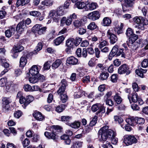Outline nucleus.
<instances>
[{"label":"nucleus","instance_id":"nucleus-1","mask_svg":"<svg viewBox=\"0 0 148 148\" xmlns=\"http://www.w3.org/2000/svg\"><path fill=\"white\" fill-rule=\"evenodd\" d=\"M98 133L99 141L105 142L110 140V136H113L114 135V131L108 129V126H105L99 131Z\"/></svg>","mask_w":148,"mask_h":148},{"label":"nucleus","instance_id":"nucleus-2","mask_svg":"<svg viewBox=\"0 0 148 148\" xmlns=\"http://www.w3.org/2000/svg\"><path fill=\"white\" fill-rule=\"evenodd\" d=\"M133 20L136 23V25H135V27L139 30H144L145 28L144 25L148 24L147 19L141 17H135L134 18Z\"/></svg>","mask_w":148,"mask_h":148},{"label":"nucleus","instance_id":"nucleus-3","mask_svg":"<svg viewBox=\"0 0 148 148\" xmlns=\"http://www.w3.org/2000/svg\"><path fill=\"white\" fill-rule=\"evenodd\" d=\"M123 142L127 146L138 142V140L133 135H125L123 137Z\"/></svg>","mask_w":148,"mask_h":148},{"label":"nucleus","instance_id":"nucleus-4","mask_svg":"<svg viewBox=\"0 0 148 148\" xmlns=\"http://www.w3.org/2000/svg\"><path fill=\"white\" fill-rule=\"evenodd\" d=\"M119 47L117 45L114 46L112 48L110 52V55L112 56H118L121 54L122 57H124L125 54V52L124 51V49H121L119 51Z\"/></svg>","mask_w":148,"mask_h":148},{"label":"nucleus","instance_id":"nucleus-5","mask_svg":"<svg viewBox=\"0 0 148 148\" xmlns=\"http://www.w3.org/2000/svg\"><path fill=\"white\" fill-rule=\"evenodd\" d=\"M92 111L95 112L98 110L96 113V114L104 113L105 111V107L103 105L100 103H96L93 105L91 107Z\"/></svg>","mask_w":148,"mask_h":148},{"label":"nucleus","instance_id":"nucleus-6","mask_svg":"<svg viewBox=\"0 0 148 148\" xmlns=\"http://www.w3.org/2000/svg\"><path fill=\"white\" fill-rule=\"evenodd\" d=\"M61 127L59 126H54L53 127V130L52 132H46L44 133L45 136L49 139H51L53 140H55L56 138L55 133L56 131L57 130H60Z\"/></svg>","mask_w":148,"mask_h":148},{"label":"nucleus","instance_id":"nucleus-7","mask_svg":"<svg viewBox=\"0 0 148 148\" xmlns=\"http://www.w3.org/2000/svg\"><path fill=\"white\" fill-rule=\"evenodd\" d=\"M126 34L127 36L129 37V44H132L138 39V36L133 34L132 29L130 28L127 30Z\"/></svg>","mask_w":148,"mask_h":148},{"label":"nucleus","instance_id":"nucleus-8","mask_svg":"<svg viewBox=\"0 0 148 148\" xmlns=\"http://www.w3.org/2000/svg\"><path fill=\"white\" fill-rule=\"evenodd\" d=\"M67 81L65 79H63L62 80L60 84V86L57 91V93L59 95H61V94H64L66 87L67 85Z\"/></svg>","mask_w":148,"mask_h":148},{"label":"nucleus","instance_id":"nucleus-9","mask_svg":"<svg viewBox=\"0 0 148 148\" xmlns=\"http://www.w3.org/2000/svg\"><path fill=\"white\" fill-rule=\"evenodd\" d=\"M129 69V68L127 65L124 64L119 67L118 69V73L120 74L126 73V74L128 75L130 73Z\"/></svg>","mask_w":148,"mask_h":148},{"label":"nucleus","instance_id":"nucleus-10","mask_svg":"<svg viewBox=\"0 0 148 148\" xmlns=\"http://www.w3.org/2000/svg\"><path fill=\"white\" fill-rule=\"evenodd\" d=\"M107 36L110 39V42L111 44H114L118 40V38L116 36L113 34L112 30L109 29L107 32Z\"/></svg>","mask_w":148,"mask_h":148},{"label":"nucleus","instance_id":"nucleus-11","mask_svg":"<svg viewBox=\"0 0 148 148\" xmlns=\"http://www.w3.org/2000/svg\"><path fill=\"white\" fill-rule=\"evenodd\" d=\"M26 29V25L25 24L24 20L20 22L16 27V31L19 34L23 32Z\"/></svg>","mask_w":148,"mask_h":148},{"label":"nucleus","instance_id":"nucleus-12","mask_svg":"<svg viewBox=\"0 0 148 148\" xmlns=\"http://www.w3.org/2000/svg\"><path fill=\"white\" fill-rule=\"evenodd\" d=\"M49 16L54 22L57 23L58 22L60 19V16L55 10L50 11L49 13Z\"/></svg>","mask_w":148,"mask_h":148},{"label":"nucleus","instance_id":"nucleus-13","mask_svg":"<svg viewBox=\"0 0 148 148\" xmlns=\"http://www.w3.org/2000/svg\"><path fill=\"white\" fill-rule=\"evenodd\" d=\"M87 17L90 19L94 21L98 19L100 17L99 12L94 11L89 13L87 15Z\"/></svg>","mask_w":148,"mask_h":148},{"label":"nucleus","instance_id":"nucleus-14","mask_svg":"<svg viewBox=\"0 0 148 148\" xmlns=\"http://www.w3.org/2000/svg\"><path fill=\"white\" fill-rule=\"evenodd\" d=\"M3 101V108L5 111H8L10 108L9 103L11 102V101L9 98L3 97L2 99Z\"/></svg>","mask_w":148,"mask_h":148},{"label":"nucleus","instance_id":"nucleus-15","mask_svg":"<svg viewBox=\"0 0 148 148\" xmlns=\"http://www.w3.org/2000/svg\"><path fill=\"white\" fill-rule=\"evenodd\" d=\"M15 26H11L8 29L6 30L5 32L6 36L9 38L14 35L15 32Z\"/></svg>","mask_w":148,"mask_h":148},{"label":"nucleus","instance_id":"nucleus-16","mask_svg":"<svg viewBox=\"0 0 148 148\" xmlns=\"http://www.w3.org/2000/svg\"><path fill=\"white\" fill-rule=\"evenodd\" d=\"M40 68L39 66L34 65L29 70V72L32 75H35L38 74Z\"/></svg>","mask_w":148,"mask_h":148},{"label":"nucleus","instance_id":"nucleus-17","mask_svg":"<svg viewBox=\"0 0 148 148\" xmlns=\"http://www.w3.org/2000/svg\"><path fill=\"white\" fill-rule=\"evenodd\" d=\"M138 96L137 93L135 92L132 94L131 96H128V98L129 99L130 103L132 102L135 103L137 102Z\"/></svg>","mask_w":148,"mask_h":148},{"label":"nucleus","instance_id":"nucleus-18","mask_svg":"<svg viewBox=\"0 0 148 148\" xmlns=\"http://www.w3.org/2000/svg\"><path fill=\"white\" fill-rule=\"evenodd\" d=\"M66 62L69 64L75 65L77 64L78 62V60L75 57L71 56L67 58Z\"/></svg>","mask_w":148,"mask_h":148},{"label":"nucleus","instance_id":"nucleus-19","mask_svg":"<svg viewBox=\"0 0 148 148\" xmlns=\"http://www.w3.org/2000/svg\"><path fill=\"white\" fill-rule=\"evenodd\" d=\"M33 115L36 119L38 121H42L44 119V116L40 112L37 111H35L33 113Z\"/></svg>","mask_w":148,"mask_h":148},{"label":"nucleus","instance_id":"nucleus-20","mask_svg":"<svg viewBox=\"0 0 148 148\" xmlns=\"http://www.w3.org/2000/svg\"><path fill=\"white\" fill-rule=\"evenodd\" d=\"M97 6V4L94 2H92L87 4L85 9L88 11L89 10H92L95 9Z\"/></svg>","mask_w":148,"mask_h":148},{"label":"nucleus","instance_id":"nucleus-21","mask_svg":"<svg viewBox=\"0 0 148 148\" xmlns=\"http://www.w3.org/2000/svg\"><path fill=\"white\" fill-rule=\"evenodd\" d=\"M97 117L95 116L93 118L92 120L90 122L89 125L90 127L89 128L88 126L86 127V129L87 130V131L89 132L91 129V127L95 125L97 123Z\"/></svg>","mask_w":148,"mask_h":148},{"label":"nucleus","instance_id":"nucleus-22","mask_svg":"<svg viewBox=\"0 0 148 148\" xmlns=\"http://www.w3.org/2000/svg\"><path fill=\"white\" fill-rule=\"evenodd\" d=\"M26 54L23 55V56H22L21 57L20 60V66L21 67H24L26 64L27 62V60L26 58L25 57L26 56L27 57V55L28 54L27 52H26Z\"/></svg>","mask_w":148,"mask_h":148},{"label":"nucleus","instance_id":"nucleus-23","mask_svg":"<svg viewBox=\"0 0 148 148\" xmlns=\"http://www.w3.org/2000/svg\"><path fill=\"white\" fill-rule=\"evenodd\" d=\"M65 36L63 35L60 36L53 41V42L56 45H60L64 39Z\"/></svg>","mask_w":148,"mask_h":148},{"label":"nucleus","instance_id":"nucleus-24","mask_svg":"<svg viewBox=\"0 0 148 148\" xmlns=\"http://www.w3.org/2000/svg\"><path fill=\"white\" fill-rule=\"evenodd\" d=\"M126 122L131 126L135 125L137 123V118L131 117L126 119Z\"/></svg>","mask_w":148,"mask_h":148},{"label":"nucleus","instance_id":"nucleus-25","mask_svg":"<svg viewBox=\"0 0 148 148\" xmlns=\"http://www.w3.org/2000/svg\"><path fill=\"white\" fill-rule=\"evenodd\" d=\"M58 15L60 16H61L64 14L66 13V11L64 10V8L62 6H60L57 8L56 10Z\"/></svg>","mask_w":148,"mask_h":148},{"label":"nucleus","instance_id":"nucleus-26","mask_svg":"<svg viewBox=\"0 0 148 148\" xmlns=\"http://www.w3.org/2000/svg\"><path fill=\"white\" fill-rule=\"evenodd\" d=\"M61 139L64 140L65 143L67 145H69L71 143V140L68 136L64 134L60 137Z\"/></svg>","mask_w":148,"mask_h":148},{"label":"nucleus","instance_id":"nucleus-27","mask_svg":"<svg viewBox=\"0 0 148 148\" xmlns=\"http://www.w3.org/2000/svg\"><path fill=\"white\" fill-rule=\"evenodd\" d=\"M111 20L108 17H106L103 20L102 25L104 26H108L111 24Z\"/></svg>","mask_w":148,"mask_h":148},{"label":"nucleus","instance_id":"nucleus-28","mask_svg":"<svg viewBox=\"0 0 148 148\" xmlns=\"http://www.w3.org/2000/svg\"><path fill=\"white\" fill-rule=\"evenodd\" d=\"M114 99L115 102L117 104H120L122 101L119 94L118 93H116L115 95L114 96Z\"/></svg>","mask_w":148,"mask_h":148},{"label":"nucleus","instance_id":"nucleus-29","mask_svg":"<svg viewBox=\"0 0 148 148\" xmlns=\"http://www.w3.org/2000/svg\"><path fill=\"white\" fill-rule=\"evenodd\" d=\"M74 39L71 38L68 39L66 41V46L67 47L73 48L74 45Z\"/></svg>","mask_w":148,"mask_h":148},{"label":"nucleus","instance_id":"nucleus-30","mask_svg":"<svg viewBox=\"0 0 148 148\" xmlns=\"http://www.w3.org/2000/svg\"><path fill=\"white\" fill-rule=\"evenodd\" d=\"M147 70L146 69H143L141 68L139 69H137L136 70V74L141 77H143L144 74L145 73L147 72Z\"/></svg>","mask_w":148,"mask_h":148},{"label":"nucleus","instance_id":"nucleus-31","mask_svg":"<svg viewBox=\"0 0 148 148\" xmlns=\"http://www.w3.org/2000/svg\"><path fill=\"white\" fill-rule=\"evenodd\" d=\"M24 47L21 45L18 44L13 48L14 52H19L21 51L24 49Z\"/></svg>","mask_w":148,"mask_h":148},{"label":"nucleus","instance_id":"nucleus-32","mask_svg":"<svg viewBox=\"0 0 148 148\" xmlns=\"http://www.w3.org/2000/svg\"><path fill=\"white\" fill-rule=\"evenodd\" d=\"M30 0H17L16 2V6L17 7L20 5L23 6L28 3Z\"/></svg>","mask_w":148,"mask_h":148},{"label":"nucleus","instance_id":"nucleus-33","mask_svg":"<svg viewBox=\"0 0 148 148\" xmlns=\"http://www.w3.org/2000/svg\"><path fill=\"white\" fill-rule=\"evenodd\" d=\"M68 125L72 128L76 129L78 128L80 126V123L78 121H75L73 123H68Z\"/></svg>","mask_w":148,"mask_h":148},{"label":"nucleus","instance_id":"nucleus-34","mask_svg":"<svg viewBox=\"0 0 148 148\" xmlns=\"http://www.w3.org/2000/svg\"><path fill=\"white\" fill-rule=\"evenodd\" d=\"M109 76V74L107 72L103 71L100 74L99 79L102 80L107 79Z\"/></svg>","mask_w":148,"mask_h":148},{"label":"nucleus","instance_id":"nucleus-35","mask_svg":"<svg viewBox=\"0 0 148 148\" xmlns=\"http://www.w3.org/2000/svg\"><path fill=\"white\" fill-rule=\"evenodd\" d=\"M62 61L60 60L57 59L52 64V67L53 69H55L58 68L62 63Z\"/></svg>","mask_w":148,"mask_h":148},{"label":"nucleus","instance_id":"nucleus-36","mask_svg":"<svg viewBox=\"0 0 148 148\" xmlns=\"http://www.w3.org/2000/svg\"><path fill=\"white\" fill-rule=\"evenodd\" d=\"M135 42L131 45L130 51L132 53H134L138 48V44Z\"/></svg>","mask_w":148,"mask_h":148},{"label":"nucleus","instance_id":"nucleus-37","mask_svg":"<svg viewBox=\"0 0 148 148\" xmlns=\"http://www.w3.org/2000/svg\"><path fill=\"white\" fill-rule=\"evenodd\" d=\"M75 5L76 7L79 9H82L85 7L86 8V5L84 3L82 2L79 1L75 3Z\"/></svg>","mask_w":148,"mask_h":148},{"label":"nucleus","instance_id":"nucleus-38","mask_svg":"<svg viewBox=\"0 0 148 148\" xmlns=\"http://www.w3.org/2000/svg\"><path fill=\"white\" fill-rule=\"evenodd\" d=\"M71 116H62L61 117V120L62 121L66 122V123L68 125V123L71 120Z\"/></svg>","mask_w":148,"mask_h":148},{"label":"nucleus","instance_id":"nucleus-39","mask_svg":"<svg viewBox=\"0 0 148 148\" xmlns=\"http://www.w3.org/2000/svg\"><path fill=\"white\" fill-rule=\"evenodd\" d=\"M43 45L41 42H39L36 47L34 51V53H36L37 52L40 50L42 47Z\"/></svg>","mask_w":148,"mask_h":148},{"label":"nucleus","instance_id":"nucleus-40","mask_svg":"<svg viewBox=\"0 0 148 148\" xmlns=\"http://www.w3.org/2000/svg\"><path fill=\"white\" fill-rule=\"evenodd\" d=\"M97 27H98L97 26L94 22L91 23L87 26V28L91 30H93Z\"/></svg>","mask_w":148,"mask_h":148},{"label":"nucleus","instance_id":"nucleus-41","mask_svg":"<svg viewBox=\"0 0 148 148\" xmlns=\"http://www.w3.org/2000/svg\"><path fill=\"white\" fill-rule=\"evenodd\" d=\"M42 25L40 24H36L33 27L32 29V31L34 33H38Z\"/></svg>","mask_w":148,"mask_h":148},{"label":"nucleus","instance_id":"nucleus-42","mask_svg":"<svg viewBox=\"0 0 148 148\" xmlns=\"http://www.w3.org/2000/svg\"><path fill=\"white\" fill-rule=\"evenodd\" d=\"M111 140L112 143L114 145L116 144L118 141V139L117 138L115 137V134L114 132V135L113 136H110V139Z\"/></svg>","mask_w":148,"mask_h":148},{"label":"nucleus","instance_id":"nucleus-43","mask_svg":"<svg viewBox=\"0 0 148 148\" xmlns=\"http://www.w3.org/2000/svg\"><path fill=\"white\" fill-rule=\"evenodd\" d=\"M82 142H76L75 143L71 148H80L82 146Z\"/></svg>","mask_w":148,"mask_h":148},{"label":"nucleus","instance_id":"nucleus-44","mask_svg":"<svg viewBox=\"0 0 148 148\" xmlns=\"http://www.w3.org/2000/svg\"><path fill=\"white\" fill-rule=\"evenodd\" d=\"M61 101L63 103H65L68 99V97L65 93L59 95Z\"/></svg>","mask_w":148,"mask_h":148},{"label":"nucleus","instance_id":"nucleus-45","mask_svg":"<svg viewBox=\"0 0 148 148\" xmlns=\"http://www.w3.org/2000/svg\"><path fill=\"white\" fill-rule=\"evenodd\" d=\"M66 106L64 104H62L60 106H58L56 108V111L59 112H62L65 109Z\"/></svg>","mask_w":148,"mask_h":148},{"label":"nucleus","instance_id":"nucleus-46","mask_svg":"<svg viewBox=\"0 0 148 148\" xmlns=\"http://www.w3.org/2000/svg\"><path fill=\"white\" fill-rule=\"evenodd\" d=\"M42 5L46 6H50L52 5L53 2L51 0H45L41 2Z\"/></svg>","mask_w":148,"mask_h":148},{"label":"nucleus","instance_id":"nucleus-47","mask_svg":"<svg viewBox=\"0 0 148 148\" xmlns=\"http://www.w3.org/2000/svg\"><path fill=\"white\" fill-rule=\"evenodd\" d=\"M29 14L30 15L38 17L41 16L40 13L37 11H33L29 12Z\"/></svg>","mask_w":148,"mask_h":148},{"label":"nucleus","instance_id":"nucleus-48","mask_svg":"<svg viewBox=\"0 0 148 148\" xmlns=\"http://www.w3.org/2000/svg\"><path fill=\"white\" fill-rule=\"evenodd\" d=\"M26 99V103H25V105H27V106L34 100L33 97L30 95L27 96Z\"/></svg>","mask_w":148,"mask_h":148},{"label":"nucleus","instance_id":"nucleus-49","mask_svg":"<svg viewBox=\"0 0 148 148\" xmlns=\"http://www.w3.org/2000/svg\"><path fill=\"white\" fill-rule=\"evenodd\" d=\"M26 99L23 96L21 97V98L19 99L20 103L21 104H23V106L24 108H25L27 106V105H25L26 101Z\"/></svg>","mask_w":148,"mask_h":148},{"label":"nucleus","instance_id":"nucleus-50","mask_svg":"<svg viewBox=\"0 0 148 148\" xmlns=\"http://www.w3.org/2000/svg\"><path fill=\"white\" fill-rule=\"evenodd\" d=\"M141 65L143 68H146L148 67V59H144L142 62Z\"/></svg>","mask_w":148,"mask_h":148},{"label":"nucleus","instance_id":"nucleus-51","mask_svg":"<svg viewBox=\"0 0 148 148\" xmlns=\"http://www.w3.org/2000/svg\"><path fill=\"white\" fill-rule=\"evenodd\" d=\"M29 80V82L32 84L36 83L38 81V78L34 76L30 77Z\"/></svg>","mask_w":148,"mask_h":148},{"label":"nucleus","instance_id":"nucleus-52","mask_svg":"<svg viewBox=\"0 0 148 148\" xmlns=\"http://www.w3.org/2000/svg\"><path fill=\"white\" fill-rule=\"evenodd\" d=\"M103 148H113L112 146L110 144L109 141L106 142L105 143H104L102 146Z\"/></svg>","mask_w":148,"mask_h":148},{"label":"nucleus","instance_id":"nucleus-53","mask_svg":"<svg viewBox=\"0 0 148 148\" xmlns=\"http://www.w3.org/2000/svg\"><path fill=\"white\" fill-rule=\"evenodd\" d=\"M24 89L26 91H32L33 90L32 86L28 84L25 85L24 87Z\"/></svg>","mask_w":148,"mask_h":148},{"label":"nucleus","instance_id":"nucleus-54","mask_svg":"<svg viewBox=\"0 0 148 148\" xmlns=\"http://www.w3.org/2000/svg\"><path fill=\"white\" fill-rule=\"evenodd\" d=\"M123 24L122 23H121L120 25V27L118 28L116 27L115 29V31L116 32L117 34H119L122 33V29L123 28Z\"/></svg>","mask_w":148,"mask_h":148},{"label":"nucleus","instance_id":"nucleus-55","mask_svg":"<svg viewBox=\"0 0 148 148\" xmlns=\"http://www.w3.org/2000/svg\"><path fill=\"white\" fill-rule=\"evenodd\" d=\"M51 62L50 61H47L45 62L43 68L45 70L49 69L51 66Z\"/></svg>","mask_w":148,"mask_h":148},{"label":"nucleus","instance_id":"nucleus-56","mask_svg":"<svg viewBox=\"0 0 148 148\" xmlns=\"http://www.w3.org/2000/svg\"><path fill=\"white\" fill-rule=\"evenodd\" d=\"M22 115V112L19 110L15 112L14 114V117L16 118H19Z\"/></svg>","mask_w":148,"mask_h":148},{"label":"nucleus","instance_id":"nucleus-57","mask_svg":"<svg viewBox=\"0 0 148 148\" xmlns=\"http://www.w3.org/2000/svg\"><path fill=\"white\" fill-rule=\"evenodd\" d=\"M108 45V42L106 40H103L102 41H101L99 45V47L100 49H101L104 46Z\"/></svg>","mask_w":148,"mask_h":148},{"label":"nucleus","instance_id":"nucleus-58","mask_svg":"<svg viewBox=\"0 0 148 148\" xmlns=\"http://www.w3.org/2000/svg\"><path fill=\"white\" fill-rule=\"evenodd\" d=\"M46 29V27H40V29L38 31V34L39 35H41L43 34L45 32Z\"/></svg>","mask_w":148,"mask_h":148},{"label":"nucleus","instance_id":"nucleus-59","mask_svg":"<svg viewBox=\"0 0 148 148\" xmlns=\"http://www.w3.org/2000/svg\"><path fill=\"white\" fill-rule=\"evenodd\" d=\"M7 82V79L5 78H2L0 79V86H4Z\"/></svg>","mask_w":148,"mask_h":148},{"label":"nucleus","instance_id":"nucleus-60","mask_svg":"<svg viewBox=\"0 0 148 148\" xmlns=\"http://www.w3.org/2000/svg\"><path fill=\"white\" fill-rule=\"evenodd\" d=\"M117 76L116 74H112L110 79V80L113 82H115L117 81Z\"/></svg>","mask_w":148,"mask_h":148},{"label":"nucleus","instance_id":"nucleus-61","mask_svg":"<svg viewBox=\"0 0 148 148\" xmlns=\"http://www.w3.org/2000/svg\"><path fill=\"white\" fill-rule=\"evenodd\" d=\"M82 23L81 21L77 20H75L73 22L74 26L76 27H80Z\"/></svg>","mask_w":148,"mask_h":148},{"label":"nucleus","instance_id":"nucleus-62","mask_svg":"<svg viewBox=\"0 0 148 148\" xmlns=\"http://www.w3.org/2000/svg\"><path fill=\"white\" fill-rule=\"evenodd\" d=\"M105 100H106V104L109 106H112L114 104V102L111 99H105Z\"/></svg>","mask_w":148,"mask_h":148},{"label":"nucleus","instance_id":"nucleus-63","mask_svg":"<svg viewBox=\"0 0 148 148\" xmlns=\"http://www.w3.org/2000/svg\"><path fill=\"white\" fill-rule=\"evenodd\" d=\"M134 0H125L127 6L131 7L132 6Z\"/></svg>","mask_w":148,"mask_h":148},{"label":"nucleus","instance_id":"nucleus-64","mask_svg":"<svg viewBox=\"0 0 148 148\" xmlns=\"http://www.w3.org/2000/svg\"><path fill=\"white\" fill-rule=\"evenodd\" d=\"M29 143L30 141L27 138H26L22 142L23 145L24 147L27 146Z\"/></svg>","mask_w":148,"mask_h":148}]
</instances>
